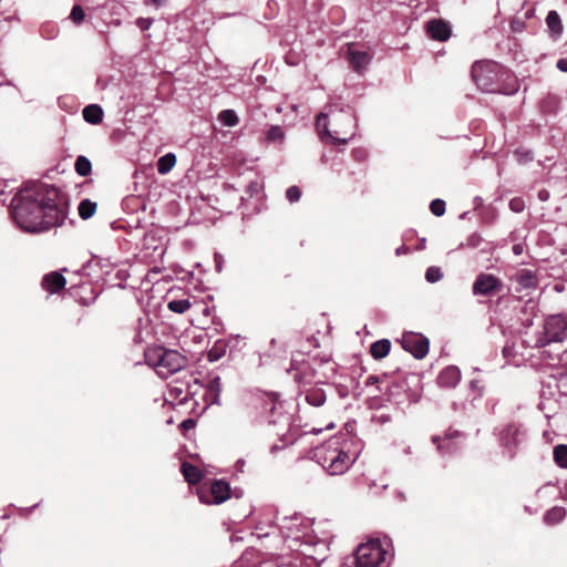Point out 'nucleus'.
Returning <instances> with one entry per match:
<instances>
[{
  "mask_svg": "<svg viewBox=\"0 0 567 567\" xmlns=\"http://www.w3.org/2000/svg\"><path fill=\"white\" fill-rule=\"evenodd\" d=\"M11 216L25 233L39 234L61 226L66 218V203L54 186L31 183L12 198Z\"/></svg>",
  "mask_w": 567,
  "mask_h": 567,
  "instance_id": "nucleus-1",
  "label": "nucleus"
},
{
  "mask_svg": "<svg viewBox=\"0 0 567 567\" xmlns=\"http://www.w3.org/2000/svg\"><path fill=\"white\" fill-rule=\"evenodd\" d=\"M316 126L319 134L327 135L334 145H346L354 136V117L350 112L320 113Z\"/></svg>",
  "mask_w": 567,
  "mask_h": 567,
  "instance_id": "nucleus-2",
  "label": "nucleus"
},
{
  "mask_svg": "<svg viewBox=\"0 0 567 567\" xmlns=\"http://www.w3.org/2000/svg\"><path fill=\"white\" fill-rule=\"evenodd\" d=\"M145 361L150 367L156 369L161 378H168L171 374L181 371L187 364V359L176 350L163 347H152L145 351Z\"/></svg>",
  "mask_w": 567,
  "mask_h": 567,
  "instance_id": "nucleus-3",
  "label": "nucleus"
},
{
  "mask_svg": "<svg viewBox=\"0 0 567 567\" xmlns=\"http://www.w3.org/2000/svg\"><path fill=\"white\" fill-rule=\"evenodd\" d=\"M318 463L330 475H341L346 473L354 458L348 452L331 443L318 447L315 452Z\"/></svg>",
  "mask_w": 567,
  "mask_h": 567,
  "instance_id": "nucleus-4",
  "label": "nucleus"
},
{
  "mask_svg": "<svg viewBox=\"0 0 567 567\" xmlns=\"http://www.w3.org/2000/svg\"><path fill=\"white\" fill-rule=\"evenodd\" d=\"M567 340V315H550L545 319L544 332L537 338L536 347L543 348L553 342Z\"/></svg>",
  "mask_w": 567,
  "mask_h": 567,
  "instance_id": "nucleus-5",
  "label": "nucleus"
},
{
  "mask_svg": "<svg viewBox=\"0 0 567 567\" xmlns=\"http://www.w3.org/2000/svg\"><path fill=\"white\" fill-rule=\"evenodd\" d=\"M385 555L386 551L378 539L361 544L355 550L353 567H380Z\"/></svg>",
  "mask_w": 567,
  "mask_h": 567,
  "instance_id": "nucleus-6",
  "label": "nucleus"
},
{
  "mask_svg": "<svg viewBox=\"0 0 567 567\" xmlns=\"http://www.w3.org/2000/svg\"><path fill=\"white\" fill-rule=\"evenodd\" d=\"M495 64L484 63V62H475L472 66V78L476 85L487 92L495 91Z\"/></svg>",
  "mask_w": 567,
  "mask_h": 567,
  "instance_id": "nucleus-7",
  "label": "nucleus"
},
{
  "mask_svg": "<svg viewBox=\"0 0 567 567\" xmlns=\"http://www.w3.org/2000/svg\"><path fill=\"white\" fill-rule=\"evenodd\" d=\"M230 496V487L227 482L221 480H216L212 483L209 488V495L206 491L200 487L198 489V497L200 503L210 505V504H221L227 501Z\"/></svg>",
  "mask_w": 567,
  "mask_h": 567,
  "instance_id": "nucleus-8",
  "label": "nucleus"
},
{
  "mask_svg": "<svg viewBox=\"0 0 567 567\" xmlns=\"http://www.w3.org/2000/svg\"><path fill=\"white\" fill-rule=\"evenodd\" d=\"M402 348L415 359H423L429 353V339L420 333L406 332L401 339Z\"/></svg>",
  "mask_w": 567,
  "mask_h": 567,
  "instance_id": "nucleus-9",
  "label": "nucleus"
},
{
  "mask_svg": "<svg viewBox=\"0 0 567 567\" xmlns=\"http://www.w3.org/2000/svg\"><path fill=\"white\" fill-rule=\"evenodd\" d=\"M344 56L357 73H362L371 61L370 53L365 50H359L358 44L353 42L347 44Z\"/></svg>",
  "mask_w": 567,
  "mask_h": 567,
  "instance_id": "nucleus-10",
  "label": "nucleus"
},
{
  "mask_svg": "<svg viewBox=\"0 0 567 567\" xmlns=\"http://www.w3.org/2000/svg\"><path fill=\"white\" fill-rule=\"evenodd\" d=\"M503 287L499 278L492 274H480L473 284V293L481 296H491L501 291Z\"/></svg>",
  "mask_w": 567,
  "mask_h": 567,
  "instance_id": "nucleus-11",
  "label": "nucleus"
},
{
  "mask_svg": "<svg viewBox=\"0 0 567 567\" xmlns=\"http://www.w3.org/2000/svg\"><path fill=\"white\" fill-rule=\"evenodd\" d=\"M250 405L256 409H261V414L268 417V422L270 424H276L278 421L276 419H271L278 410L281 409V404L276 402V398L272 394H266L260 398H251Z\"/></svg>",
  "mask_w": 567,
  "mask_h": 567,
  "instance_id": "nucleus-12",
  "label": "nucleus"
},
{
  "mask_svg": "<svg viewBox=\"0 0 567 567\" xmlns=\"http://www.w3.org/2000/svg\"><path fill=\"white\" fill-rule=\"evenodd\" d=\"M426 32L431 39L446 41L451 37V28L442 19H433L426 23Z\"/></svg>",
  "mask_w": 567,
  "mask_h": 567,
  "instance_id": "nucleus-13",
  "label": "nucleus"
},
{
  "mask_svg": "<svg viewBox=\"0 0 567 567\" xmlns=\"http://www.w3.org/2000/svg\"><path fill=\"white\" fill-rule=\"evenodd\" d=\"M512 279L519 286L516 288L517 292H522L524 290H534L538 285V278L536 274L529 269L518 270Z\"/></svg>",
  "mask_w": 567,
  "mask_h": 567,
  "instance_id": "nucleus-14",
  "label": "nucleus"
},
{
  "mask_svg": "<svg viewBox=\"0 0 567 567\" xmlns=\"http://www.w3.org/2000/svg\"><path fill=\"white\" fill-rule=\"evenodd\" d=\"M66 279L58 271H51L42 278V288L50 293H59L64 289Z\"/></svg>",
  "mask_w": 567,
  "mask_h": 567,
  "instance_id": "nucleus-15",
  "label": "nucleus"
},
{
  "mask_svg": "<svg viewBox=\"0 0 567 567\" xmlns=\"http://www.w3.org/2000/svg\"><path fill=\"white\" fill-rule=\"evenodd\" d=\"M520 427L517 424H507L501 432V443L508 450L514 449L518 444V435Z\"/></svg>",
  "mask_w": 567,
  "mask_h": 567,
  "instance_id": "nucleus-16",
  "label": "nucleus"
},
{
  "mask_svg": "<svg viewBox=\"0 0 567 567\" xmlns=\"http://www.w3.org/2000/svg\"><path fill=\"white\" fill-rule=\"evenodd\" d=\"M461 380V372L455 367L445 368L439 375L437 381L441 386L453 388Z\"/></svg>",
  "mask_w": 567,
  "mask_h": 567,
  "instance_id": "nucleus-17",
  "label": "nucleus"
},
{
  "mask_svg": "<svg viewBox=\"0 0 567 567\" xmlns=\"http://www.w3.org/2000/svg\"><path fill=\"white\" fill-rule=\"evenodd\" d=\"M181 472L185 478V481L189 484V485H196L198 484L202 478H203V473L202 471L188 463V462H183L182 465H181Z\"/></svg>",
  "mask_w": 567,
  "mask_h": 567,
  "instance_id": "nucleus-18",
  "label": "nucleus"
},
{
  "mask_svg": "<svg viewBox=\"0 0 567 567\" xmlns=\"http://www.w3.org/2000/svg\"><path fill=\"white\" fill-rule=\"evenodd\" d=\"M306 548L302 553L315 559V560H324L327 558L328 545L324 540L317 542L313 546L305 544Z\"/></svg>",
  "mask_w": 567,
  "mask_h": 567,
  "instance_id": "nucleus-19",
  "label": "nucleus"
},
{
  "mask_svg": "<svg viewBox=\"0 0 567 567\" xmlns=\"http://www.w3.org/2000/svg\"><path fill=\"white\" fill-rule=\"evenodd\" d=\"M83 118L90 124H100L103 120V110L97 104H90L82 111Z\"/></svg>",
  "mask_w": 567,
  "mask_h": 567,
  "instance_id": "nucleus-20",
  "label": "nucleus"
},
{
  "mask_svg": "<svg viewBox=\"0 0 567 567\" xmlns=\"http://www.w3.org/2000/svg\"><path fill=\"white\" fill-rule=\"evenodd\" d=\"M391 349V342L388 339H382L373 342L370 347V353L371 355L377 359H383L385 358Z\"/></svg>",
  "mask_w": 567,
  "mask_h": 567,
  "instance_id": "nucleus-21",
  "label": "nucleus"
},
{
  "mask_svg": "<svg viewBox=\"0 0 567 567\" xmlns=\"http://www.w3.org/2000/svg\"><path fill=\"white\" fill-rule=\"evenodd\" d=\"M565 517H566V509L560 506H554L545 513L544 522H545V524H547L549 526H554V525L563 522Z\"/></svg>",
  "mask_w": 567,
  "mask_h": 567,
  "instance_id": "nucleus-22",
  "label": "nucleus"
},
{
  "mask_svg": "<svg viewBox=\"0 0 567 567\" xmlns=\"http://www.w3.org/2000/svg\"><path fill=\"white\" fill-rule=\"evenodd\" d=\"M169 394L179 402H185L188 399L189 390L188 385L178 381H173L169 384Z\"/></svg>",
  "mask_w": 567,
  "mask_h": 567,
  "instance_id": "nucleus-23",
  "label": "nucleus"
},
{
  "mask_svg": "<svg viewBox=\"0 0 567 567\" xmlns=\"http://www.w3.org/2000/svg\"><path fill=\"white\" fill-rule=\"evenodd\" d=\"M546 24L553 35H560L563 32V24L557 11L551 10L546 17Z\"/></svg>",
  "mask_w": 567,
  "mask_h": 567,
  "instance_id": "nucleus-24",
  "label": "nucleus"
},
{
  "mask_svg": "<svg viewBox=\"0 0 567 567\" xmlns=\"http://www.w3.org/2000/svg\"><path fill=\"white\" fill-rule=\"evenodd\" d=\"M326 393L322 389L313 388L306 392V401L316 408L321 406L326 402Z\"/></svg>",
  "mask_w": 567,
  "mask_h": 567,
  "instance_id": "nucleus-25",
  "label": "nucleus"
},
{
  "mask_svg": "<svg viewBox=\"0 0 567 567\" xmlns=\"http://www.w3.org/2000/svg\"><path fill=\"white\" fill-rule=\"evenodd\" d=\"M176 164V156L173 153H167L159 157L157 161V172L162 175L169 173Z\"/></svg>",
  "mask_w": 567,
  "mask_h": 567,
  "instance_id": "nucleus-26",
  "label": "nucleus"
},
{
  "mask_svg": "<svg viewBox=\"0 0 567 567\" xmlns=\"http://www.w3.org/2000/svg\"><path fill=\"white\" fill-rule=\"evenodd\" d=\"M221 391V380L219 377H215L209 380L206 391V396L212 403H218L219 394Z\"/></svg>",
  "mask_w": 567,
  "mask_h": 567,
  "instance_id": "nucleus-27",
  "label": "nucleus"
},
{
  "mask_svg": "<svg viewBox=\"0 0 567 567\" xmlns=\"http://www.w3.org/2000/svg\"><path fill=\"white\" fill-rule=\"evenodd\" d=\"M74 169L80 176L85 177L91 174L92 164L87 157L80 155L75 159Z\"/></svg>",
  "mask_w": 567,
  "mask_h": 567,
  "instance_id": "nucleus-28",
  "label": "nucleus"
},
{
  "mask_svg": "<svg viewBox=\"0 0 567 567\" xmlns=\"http://www.w3.org/2000/svg\"><path fill=\"white\" fill-rule=\"evenodd\" d=\"M96 203L90 199H83L79 205V215L82 219L91 218L96 212Z\"/></svg>",
  "mask_w": 567,
  "mask_h": 567,
  "instance_id": "nucleus-29",
  "label": "nucleus"
},
{
  "mask_svg": "<svg viewBox=\"0 0 567 567\" xmlns=\"http://www.w3.org/2000/svg\"><path fill=\"white\" fill-rule=\"evenodd\" d=\"M226 354V344L223 341H217L207 353L208 361L215 362Z\"/></svg>",
  "mask_w": 567,
  "mask_h": 567,
  "instance_id": "nucleus-30",
  "label": "nucleus"
},
{
  "mask_svg": "<svg viewBox=\"0 0 567 567\" xmlns=\"http://www.w3.org/2000/svg\"><path fill=\"white\" fill-rule=\"evenodd\" d=\"M192 307L187 299L172 300L167 303V308L175 313H184Z\"/></svg>",
  "mask_w": 567,
  "mask_h": 567,
  "instance_id": "nucleus-31",
  "label": "nucleus"
},
{
  "mask_svg": "<svg viewBox=\"0 0 567 567\" xmlns=\"http://www.w3.org/2000/svg\"><path fill=\"white\" fill-rule=\"evenodd\" d=\"M554 460L563 468H567V445L560 444L554 449Z\"/></svg>",
  "mask_w": 567,
  "mask_h": 567,
  "instance_id": "nucleus-32",
  "label": "nucleus"
},
{
  "mask_svg": "<svg viewBox=\"0 0 567 567\" xmlns=\"http://www.w3.org/2000/svg\"><path fill=\"white\" fill-rule=\"evenodd\" d=\"M218 120L225 125V126H235L238 124L239 118L236 115V113L233 110H224L219 113Z\"/></svg>",
  "mask_w": 567,
  "mask_h": 567,
  "instance_id": "nucleus-33",
  "label": "nucleus"
},
{
  "mask_svg": "<svg viewBox=\"0 0 567 567\" xmlns=\"http://www.w3.org/2000/svg\"><path fill=\"white\" fill-rule=\"evenodd\" d=\"M430 210L437 217L443 216L445 213V202L440 198L432 200L430 204Z\"/></svg>",
  "mask_w": 567,
  "mask_h": 567,
  "instance_id": "nucleus-34",
  "label": "nucleus"
},
{
  "mask_svg": "<svg viewBox=\"0 0 567 567\" xmlns=\"http://www.w3.org/2000/svg\"><path fill=\"white\" fill-rule=\"evenodd\" d=\"M70 18L72 19V21L75 23V24H80L83 22L84 18H85V13H84V10L82 9L81 6L79 4H75L73 8H72V11H71V14H70Z\"/></svg>",
  "mask_w": 567,
  "mask_h": 567,
  "instance_id": "nucleus-35",
  "label": "nucleus"
},
{
  "mask_svg": "<svg viewBox=\"0 0 567 567\" xmlns=\"http://www.w3.org/2000/svg\"><path fill=\"white\" fill-rule=\"evenodd\" d=\"M425 278L429 282H436L442 278V272L439 267H429L425 272Z\"/></svg>",
  "mask_w": 567,
  "mask_h": 567,
  "instance_id": "nucleus-36",
  "label": "nucleus"
},
{
  "mask_svg": "<svg viewBox=\"0 0 567 567\" xmlns=\"http://www.w3.org/2000/svg\"><path fill=\"white\" fill-rule=\"evenodd\" d=\"M284 138V132L279 126H271L267 132V140L270 142L281 141Z\"/></svg>",
  "mask_w": 567,
  "mask_h": 567,
  "instance_id": "nucleus-37",
  "label": "nucleus"
},
{
  "mask_svg": "<svg viewBox=\"0 0 567 567\" xmlns=\"http://www.w3.org/2000/svg\"><path fill=\"white\" fill-rule=\"evenodd\" d=\"M286 197L287 199L290 202V203H296L300 199L301 197V190L298 186H290L287 190H286Z\"/></svg>",
  "mask_w": 567,
  "mask_h": 567,
  "instance_id": "nucleus-38",
  "label": "nucleus"
},
{
  "mask_svg": "<svg viewBox=\"0 0 567 567\" xmlns=\"http://www.w3.org/2000/svg\"><path fill=\"white\" fill-rule=\"evenodd\" d=\"M196 426V422L194 419L192 417H188L186 420H184L181 424H179V430L182 432L183 435H186L188 431L193 430L194 427Z\"/></svg>",
  "mask_w": 567,
  "mask_h": 567,
  "instance_id": "nucleus-39",
  "label": "nucleus"
},
{
  "mask_svg": "<svg viewBox=\"0 0 567 567\" xmlns=\"http://www.w3.org/2000/svg\"><path fill=\"white\" fill-rule=\"evenodd\" d=\"M509 208L515 213H520L525 208V203L522 198L515 197L509 202Z\"/></svg>",
  "mask_w": 567,
  "mask_h": 567,
  "instance_id": "nucleus-40",
  "label": "nucleus"
},
{
  "mask_svg": "<svg viewBox=\"0 0 567 567\" xmlns=\"http://www.w3.org/2000/svg\"><path fill=\"white\" fill-rule=\"evenodd\" d=\"M153 23V20L150 18H138L136 20V25L142 30H148Z\"/></svg>",
  "mask_w": 567,
  "mask_h": 567,
  "instance_id": "nucleus-41",
  "label": "nucleus"
},
{
  "mask_svg": "<svg viewBox=\"0 0 567 567\" xmlns=\"http://www.w3.org/2000/svg\"><path fill=\"white\" fill-rule=\"evenodd\" d=\"M381 382V377L378 375H369L365 380V385H378Z\"/></svg>",
  "mask_w": 567,
  "mask_h": 567,
  "instance_id": "nucleus-42",
  "label": "nucleus"
},
{
  "mask_svg": "<svg viewBox=\"0 0 567 567\" xmlns=\"http://www.w3.org/2000/svg\"><path fill=\"white\" fill-rule=\"evenodd\" d=\"M352 155L354 156L355 159L361 161L365 157V151L362 148H355L352 151Z\"/></svg>",
  "mask_w": 567,
  "mask_h": 567,
  "instance_id": "nucleus-43",
  "label": "nucleus"
},
{
  "mask_svg": "<svg viewBox=\"0 0 567 567\" xmlns=\"http://www.w3.org/2000/svg\"><path fill=\"white\" fill-rule=\"evenodd\" d=\"M165 1L166 0H144V4H146V6L153 4L156 8H159L165 3Z\"/></svg>",
  "mask_w": 567,
  "mask_h": 567,
  "instance_id": "nucleus-44",
  "label": "nucleus"
},
{
  "mask_svg": "<svg viewBox=\"0 0 567 567\" xmlns=\"http://www.w3.org/2000/svg\"><path fill=\"white\" fill-rule=\"evenodd\" d=\"M557 68L563 72H567V59H559L557 61Z\"/></svg>",
  "mask_w": 567,
  "mask_h": 567,
  "instance_id": "nucleus-45",
  "label": "nucleus"
},
{
  "mask_svg": "<svg viewBox=\"0 0 567 567\" xmlns=\"http://www.w3.org/2000/svg\"><path fill=\"white\" fill-rule=\"evenodd\" d=\"M519 250H520V248H519V246H518V245L514 246V251H515V254H518V252H519Z\"/></svg>",
  "mask_w": 567,
  "mask_h": 567,
  "instance_id": "nucleus-46",
  "label": "nucleus"
},
{
  "mask_svg": "<svg viewBox=\"0 0 567 567\" xmlns=\"http://www.w3.org/2000/svg\"><path fill=\"white\" fill-rule=\"evenodd\" d=\"M539 198L545 199V194H539Z\"/></svg>",
  "mask_w": 567,
  "mask_h": 567,
  "instance_id": "nucleus-47",
  "label": "nucleus"
},
{
  "mask_svg": "<svg viewBox=\"0 0 567 567\" xmlns=\"http://www.w3.org/2000/svg\"><path fill=\"white\" fill-rule=\"evenodd\" d=\"M539 198L545 199V194H539Z\"/></svg>",
  "mask_w": 567,
  "mask_h": 567,
  "instance_id": "nucleus-48",
  "label": "nucleus"
},
{
  "mask_svg": "<svg viewBox=\"0 0 567 567\" xmlns=\"http://www.w3.org/2000/svg\"><path fill=\"white\" fill-rule=\"evenodd\" d=\"M278 449L277 445H272L271 451H276Z\"/></svg>",
  "mask_w": 567,
  "mask_h": 567,
  "instance_id": "nucleus-49",
  "label": "nucleus"
}]
</instances>
